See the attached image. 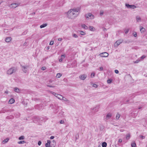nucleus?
Instances as JSON below:
<instances>
[{
    "label": "nucleus",
    "mask_w": 147,
    "mask_h": 147,
    "mask_svg": "<svg viewBox=\"0 0 147 147\" xmlns=\"http://www.w3.org/2000/svg\"><path fill=\"white\" fill-rule=\"evenodd\" d=\"M80 12L79 8L71 9L67 12V16L69 18L74 19L78 15Z\"/></svg>",
    "instance_id": "f257e3e1"
},
{
    "label": "nucleus",
    "mask_w": 147,
    "mask_h": 147,
    "mask_svg": "<svg viewBox=\"0 0 147 147\" xmlns=\"http://www.w3.org/2000/svg\"><path fill=\"white\" fill-rule=\"evenodd\" d=\"M16 69L14 67H11L7 71V74L9 75H11L13 73L15 72Z\"/></svg>",
    "instance_id": "f03ea898"
},
{
    "label": "nucleus",
    "mask_w": 147,
    "mask_h": 147,
    "mask_svg": "<svg viewBox=\"0 0 147 147\" xmlns=\"http://www.w3.org/2000/svg\"><path fill=\"white\" fill-rule=\"evenodd\" d=\"M85 16L87 20L89 19H93L94 18V16L91 13H89L85 15Z\"/></svg>",
    "instance_id": "7ed1b4c3"
},
{
    "label": "nucleus",
    "mask_w": 147,
    "mask_h": 147,
    "mask_svg": "<svg viewBox=\"0 0 147 147\" xmlns=\"http://www.w3.org/2000/svg\"><path fill=\"white\" fill-rule=\"evenodd\" d=\"M21 66L22 67V71H23L24 73H26L27 71L26 69L29 67V65H26V66H22L21 65Z\"/></svg>",
    "instance_id": "20e7f679"
},
{
    "label": "nucleus",
    "mask_w": 147,
    "mask_h": 147,
    "mask_svg": "<svg viewBox=\"0 0 147 147\" xmlns=\"http://www.w3.org/2000/svg\"><path fill=\"white\" fill-rule=\"evenodd\" d=\"M125 6L128 8H130L134 9L136 8V7L134 5H130L128 4H126Z\"/></svg>",
    "instance_id": "39448f33"
},
{
    "label": "nucleus",
    "mask_w": 147,
    "mask_h": 147,
    "mask_svg": "<svg viewBox=\"0 0 147 147\" xmlns=\"http://www.w3.org/2000/svg\"><path fill=\"white\" fill-rule=\"evenodd\" d=\"M123 40H117L114 44L115 46L117 47L123 42Z\"/></svg>",
    "instance_id": "423d86ee"
},
{
    "label": "nucleus",
    "mask_w": 147,
    "mask_h": 147,
    "mask_svg": "<svg viewBox=\"0 0 147 147\" xmlns=\"http://www.w3.org/2000/svg\"><path fill=\"white\" fill-rule=\"evenodd\" d=\"M99 108V105H96L94 108H91L92 110H93V111L95 113L97 112Z\"/></svg>",
    "instance_id": "0eeeda50"
},
{
    "label": "nucleus",
    "mask_w": 147,
    "mask_h": 147,
    "mask_svg": "<svg viewBox=\"0 0 147 147\" xmlns=\"http://www.w3.org/2000/svg\"><path fill=\"white\" fill-rule=\"evenodd\" d=\"M87 76L86 74H82L80 75L79 77V78L82 80H84L87 77Z\"/></svg>",
    "instance_id": "6e6552de"
},
{
    "label": "nucleus",
    "mask_w": 147,
    "mask_h": 147,
    "mask_svg": "<svg viewBox=\"0 0 147 147\" xmlns=\"http://www.w3.org/2000/svg\"><path fill=\"white\" fill-rule=\"evenodd\" d=\"M100 55L101 57H106L108 56L109 54L107 52H104L101 53Z\"/></svg>",
    "instance_id": "1a4fd4ad"
},
{
    "label": "nucleus",
    "mask_w": 147,
    "mask_h": 147,
    "mask_svg": "<svg viewBox=\"0 0 147 147\" xmlns=\"http://www.w3.org/2000/svg\"><path fill=\"white\" fill-rule=\"evenodd\" d=\"M18 5L19 4L18 3H12L10 5V7L11 8H14L18 6Z\"/></svg>",
    "instance_id": "9d476101"
},
{
    "label": "nucleus",
    "mask_w": 147,
    "mask_h": 147,
    "mask_svg": "<svg viewBox=\"0 0 147 147\" xmlns=\"http://www.w3.org/2000/svg\"><path fill=\"white\" fill-rule=\"evenodd\" d=\"M55 94V96L60 100H62L63 98V96L61 95L54 93Z\"/></svg>",
    "instance_id": "9b49d317"
},
{
    "label": "nucleus",
    "mask_w": 147,
    "mask_h": 147,
    "mask_svg": "<svg viewBox=\"0 0 147 147\" xmlns=\"http://www.w3.org/2000/svg\"><path fill=\"white\" fill-rule=\"evenodd\" d=\"M42 105L41 104L37 105L36 106V108L38 110H40L42 109Z\"/></svg>",
    "instance_id": "f8f14e48"
},
{
    "label": "nucleus",
    "mask_w": 147,
    "mask_h": 147,
    "mask_svg": "<svg viewBox=\"0 0 147 147\" xmlns=\"http://www.w3.org/2000/svg\"><path fill=\"white\" fill-rule=\"evenodd\" d=\"M112 115L111 113H108L106 115V119L108 120L110 119Z\"/></svg>",
    "instance_id": "ddd939ff"
},
{
    "label": "nucleus",
    "mask_w": 147,
    "mask_h": 147,
    "mask_svg": "<svg viewBox=\"0 0 147 147\" xmlns=\"http://www.w3.org/2000/svg\"><path fill=\"white\" fill-rule=\"evenodd\" d=\"M11 40V38L10 37H7L5 39V41L6 42H10Z\"/></svg>",
    "instance_id": "4468645a"
},
{
    "label": "nucleus",
    "mask_w": 147,
    "mask_h": 147,
    "mask_svg": "<svg viewBox=\"0 0 147 147\" xmlns=\"http://www.w3.org/2000/svg\"><path fill=\"white\" fill-rule=\"evenodd\" d=\"M59 107L58 106H57V105H55L54 106H53V107H52V108L53 109H56V110L55 111V113H57L58 111V109Z\"/></svg>",
    "instance_id": "2eb2a0df"
},
{
    "label": "nucleus",
    "mask_w": 147,
    "mask_h": 147,
    "mask_svg": "<svg viewBox=\"0 0 147 147\" xmlns=\"http://www.w3.org/2000/svg\"><path fill=\"white\" fill-rule=\"evenodd\" d=\"M136 19L137 22H139L141 21V18L139 16H136Z\"/></svg>",
    "instance_id": "dca6fc26"
},
{
    "label": "nucleus",
    "mask_w": 147,
    "mask_h": 147,
    "mask_svg": "<svg viewBox=\"0 0 147 147\" xmlns=\"http://www.w3.org/2000/svg\"><path fill=\"white\" fill-rule=\"evenodd\" d=\"M14 99L13 98H11L10 99L9 102L10 104H12L14 102Z\"/></svg>",
    "instance_id": "f3484780"
},
{
    "label": "nucleus",
    "mask_w": 147,
    "mask_h": 147,
    "mask_svg": "<svg viewBox=\"0 0 147 147\" xmlns=\"http://www.w3.org/2000/svg\"><path fill=\"white\" fill-rule=\"evenodd\" d=\"M89 30L92 31H94L95 30V28L92 26H89Z\"/></svg>",
    "instance_id": "a211bd4d"
},
{
    "label": "nucleus",
    "mask_w": 147,
    "mask_h": 147,
    "mask_svg": "<svg viewBox=\"0 0 147 147\" xmlns=\"http://www.w3.org/2000/svg\"><path fill=\"white\" fill-rule=\"evenodd\" d=\"M38 118L36 116L34 117L33 119V121L34 123H36V121H38Z\"/></svg>",
    "instance_id": "6ab92c4d"
},
{
    "label": "nucleus",
    "mask_w": 147,
    "mask_h": 147,
    "mask_svg": "<svg viewBox=\"0 0 147 147\" xmlns=\"http://www.w3.org/2000/svg\"><path fill=\"white\" fill-rule=\"evenodd\" d=\"M47 24H44L42 25H41L40 26V28H44L46 27L47 26Z\"/></svg>",
    "instance_id": "aec40b11"
},
{
    "label": "nucleus",
    "mask_w": 147,
    "mask_h": 147,
    "mask_svg": "<svg viewBox=\"0 0 147 147\" xmlns=\"http://www.w3.org/2000/svg\"><path fill=\"white\" fill-rule=\"evenodd\" d=\"M14 91L17 92H19L20 91V90L18 88H15L14 89Z\"/></svg>",
    "instance_id": "412c9836"
},
{
    "label": "nucleus",
    "mask_w": 147,
    "mask_h": 147,
    "mask_svg": "<svg viewBox=\"0 0 147 147\" xmlns=\"http://www.w3.org/2000/svg\"><path fill=\"white\" fill-rule=\"evenodd\" d=\"M140 30L141 32L142 33L144 32L145 31V29L144 28L142 27L141 28H140Z\"/></svg>",
    "instance_id": "4be33fe9"
},
{
    "label": "nucleus",
    "mask_w": 147,
    "mask_h": 147,
    "mask_svg": "<svg viewBox=\"0 0 147 147\" xmlns=\"http://www.w3.org/2000/svg\"><path fill=\"white\" fill-rule=\"evenodd\" d=\"M82 27L85 29L86 30L88 29V27L84 24L82 25Z\"/></svg>",
    "instance_id": "5701e85b"
},
{
    "label": "nucleus",
    "mask_w": 147,
    "mask_h": 147,
    "mask_svg": "<svg viewBox=\"0 0 147 147\" xmlns=\"http://www.w3.org/2000/svg\"><path fill=\"white\" fill-rule=\"evenodd\" d=\"M102 147H106L107 146V143L106 142H104L102 143Z\"/></svg>",
    "instance_id": "b1692460"
},
{
    "label": "nucleus",
    "mask_w": 147,
    "mask_h": 147,
    "mask_svg": "<svg viewBox=\"0 0 147 147\" xmlns=\"http://www.w3.org/2000/svg\"><path fill=\"white\" fill-rule=\"evenodd\" d=\"M131 96H130L128 100H127L126 101H125L124 102V103L127 104L131 99H132V98H131Z\"/></svg>",
    "instance_id": "393cba45"
},
{
    "label": "nucleus",
    "mask_w": 147,
    "mask_h": 147,
    "mask_svg": "<svg viewBox=\"0 0 147 147\" xmlns=\"http://www.w3.org/2000/svg\"><path fill=\"white\" fill-rule=\"evenodd\" d=\"M131 147H136V145L134 142H132L131 144Z\"/></svg>",
    "instance_id": "a878e982"
},
{
    "label": "nucleus",
    "mask_w": 147,
    "mask_h": 147,
    "mask_svg": "<svg viewBox=\"0 0 147 147\" xmlns=\"http://www.w3.org/2000/svg\"><path fill=\"white\" fill-rule=\"evenodd\" d=\"M130 137V135L129 134H127L126 137V139L127 140H129Z\"/></svg>",
    "instance_id": "bb28decb"
},
{
    "label": "nucleus",
    "mask_w": 147,
    "mask_h": 147,
    "mask_svg": "<svg viewBox=\"0 0 147 147\" xmlns=\"http://www.w3.org/2000/svg\"><path fill=\"white\" fill-rule=\"evenodd\" d=\"M120 115L118 113L116 116V119L117 120L119 119L120 118Z\"/></svg>",
    "instance_id": "cd10ccee"
},
{
    "label": "nucleus",
    "mask_w": 147,
    "mask_h": 147,
    "mask_svg": "<svg viewBox=\"0 0 147 147\" xmlns=\"http://www.w3.org/2000/svg\"><path fill=\"white\" fill-rule=\"evenodd\" d=\"M26 143V142L25 141H20L18 142V144H23V143Z\"/></svg>",
    "instance_id": "c85d7f7f"
},
{
    "label": "nucleus",
    "mask_w": 147,
    "mask_h": 147,
    "mask_svg": "<svg viewBox=\"0 0 147 147\" xmlns=\"http://www.w3.org/2000/svg\"><path fill=\"white\" fill-rule=\"evenodd\" d=\"M9 139L7 138H6L3 141V144H5V143L7 142L8 141Z\"/></svg>",
    "instance_id": "c756f323"
},
{
    "label": "nucleus",
    "mask_w": 147,
    "mask_h": 147,
    "mask_svg": "<svg viewBox=\"0 0 147 147\" xmlns=\"http://www.w3.org/2000/svg\"><path fill=\"white\" fill-rule=\"evenodd\" d=\"M61 74L59 73L57 74V76H56V77L57 78H59L61 76Z\"/></svg>",
    "instance_id": "7c9ffc66"
},
{
    "label": "nucleus",
    "mask_w": 147,
    "mask_h": 147,
    "mask_svg": "<svg viewBox=\"0 0 147 147\" xmlns=\"http://www.w3.org/2000/svg\"><path fill=\"white\" fill-rule=\"evenodd\" d=\"M112 81V80L111 79H109L107 80V82L108 84H110Z\"/></svg>",
    "instance_id": "2f4dec72"
},
{
    "label": "nucleus",
    "mask_w": 147,
    "mask_h": 147,
    "mask_svg": "<svg viewBox=\"0 0 147 147\" xmlns=\"http://www.w3.org/2000/svg\"><path fill=\"white\" fill-rule=\"evenodd\" d=\"M72 36L75 38H77L78 37L77 35L75 34H72Z\"/></svg>",
    "instance_id": "473e14b6"
},
{
    "label": "nucleus",
    "mask_w": 147,
    "mask_h": 147,
    "mask_svg": "<svg viewBox=\"0 0 147 147\" xmlns=\"http://www.w3.org/2000/svg\"><path fill=\"white\" fill-rule=\"evenodd\" d=\"M24 136H22L20 137L19 138V140H24Z\"/></svg>",
    "instance_id": "72a5a7b5"
},
{
    "label": "nucleus",
    "mask_w": 147,
    "mask_h": 147,
    "mask_svg": "<svg viewBox=\"0 0 147 147\" xmlns=\"http://www.w3.org/2000/svg\"><path fill=\"white\" fill-rule=\"evenodd\" d=\"M133 35L135 37H136L137 36V33L136 32H134L133 33Z\"/></svg>",
    "instance_id": "f704fd0d"
},
{
    "label": "nucleus",
    "mask_w": 147,
    "mask_h": 147,
    "mask_svg": "<svg viewBox=\"0 0 147 147\" xmlns=\"http://www.w3.org/2000/svg\"><path fill=\"white\" fill-rule=\"evenodd\" d=\"M45 146L46 147H51L50 144H49L47 143L45 144Z\"/></svg>",
    "instance_id": "c9c22d12"
},
{
    "label": "nucleus",
    "mask_w": 147,
    "mask_h": 147,
    "mask_svg": "<svg viewBox=\"0 0 147 147\" xmlns=\"http://www.w3.org/2000/svg\"><path fill=\"white\" fill-rule=\"evenodd\" d=\"M62 100H63L65 101H68V100H67V98H65L64 97H63V98H62Z\"/></svg>",
    "instance_id": "e433bc0d"
},
{
    "label": "nucleus",
    "mask_w": 147,
    "mask_h": 147,
    "mask_svg": "<svg viewBox=\"0 0 147 147\" xmlns=\"http://www.w3.org/2000/svg\"><path fill=\"white\" fill-rule=\"evenodd\" d=\"M80 34L81 35H84L85 34V32L83 31H80Z\"/></svg>",
    "instance_id": "4c0bfd02"
},
{
    "label": "nucleus",
    "mask_w": 147,
    "mask_h": 147,
    "mask_svg": "<svg viewBox=\"0 0 147 147\" xmlns=\"http://www.w3.org/2000/svg\"><path fill=\"white\" fill-rule=\"evenodd\" d=\"M129 29H127L125 31V34H127L129 32Z\"/></svg>",
    "instance_id": "58836bf2"
},
{
    "label": "nucleus",
    "mask_w": 147,
    "mask_h": 147,
    "mask_svg": "<svg viewBox=\"0 0 147 147\" xmlns=\"http://www.w3.org/2000/svg\"><path fill=\"white\" fill-rule=\"evenodd\" d=\"M140 138L142 139H144L145 138V137L144 136L141 135L140 136Z\"/></svg>",
    "instance_id": "ea45409f"
},
{
    "label": "nucleus",
    "mask_w": 147,
    "mask_h": 147,
    "mask_svg": "<svg viewBox=\"0 0 147 147\" xmlns=\"http://www.w3.org/2000/svg\"><path fill=\"white\" fill-rule=\"evenodd\" d=\"M92 86L95 88H97V85L96 84H93L92 85Z\"/></svg>",
    "instance_id": "a19ab883"
},
{
    "label": "nucleus",
    "mask_w": 147,
    "mask_h": 147,
    "mask_svg": "<svg viewBox=\"0 0 147 147\" xmlns=\"http://www.w3.org/2000/svg\"><path fill=\"white\" fill-rule=\"evenodd\" d=\"M65 57V56L64 55H62L61 56V59H63Z\"/></svg>",
    "instance_id": "79ce46f5"
},
{
    "label": "nucleus",
    "mask_w": 147,
    "mask_h": 147,
    "mask_svg": "<svg viewBox=\"0 0 147 147\" xmlns=\"http://www.w3.org/2000/svg\"><path fill=\"white\" fill-rule=\"evenodd\" d=\"M46 69V68L45 67H42L41 68V69L42 70H45Z\"/></svg>",
    "instance_id": "37998d69"
},
{
    "label": "nucleus",
    "mask_w": 147,
    "mask_h": 147,
    "mask_svg": "<svg viewBox=\"0 0 147 147\" xmlns=\"http://www.w3.org/2000/svg\"><path fill=\"white\" fill-rule=\"evenodd\" d=\"M54 42L53 41H51L50 42V45H52L53 44Z\"/></svg>",
    "instance_id": "c03bdc74"
},
{
    "label": "nucleus",
    "mask_w": 147,
    "mask_h": 147,
    "mask_svg": "<svg viewBox=\"0 0 147 147\" xmlns=\"http://www.w3.org/2000/svg\"><path fill=\"white\" fill-rule=\"evenodd\" d=\"M94 76V73H92L91 74V76L92 78Z\"/></svg>",
    "instance_id": "a18cd8bd"
},
{
    "label": "nucleus",
    "mask_w": 147,
    "mask_h": 147,
    "mask_svg": "<svg viewBox=\"0 0 147 147\" xmlns=\"http://www.w3.org/2000/svg\"><path fill=\"white\" fill-rule=\"evenodd\" d=\"M103 13V11H100V15H102Z\"/></svg>",
    "instance_id": "49530a36"
},
{
    "label": "nucleus",
    "mask_w": 147,
    "mask_h": 147,
    "mask_svg": "<svg viewBox=\"0 0 147 147\" xmlns=\"http://www.w3.org/2000/svg\"><path fill=\"white\" fill-rule=\"evenodd\" d=\"M115 72L116 74H118L119 73V71L117 69H116L115 70Z\"/></svg>",
    "instance_id": "de8ad7c7"
},
{
    "label": "nucleus",
    "mask_w": 147,
    "mask_h": 147,
    "mask_svg": "<svg viewBox=\"0 0 147 147\" xmlns=\"http://www.w3.org/2000/svg\"><path fill=\"white\" fill-rule=\"evenodd\" d=\"M41 142L40 141H39L38 142V145L39 146H40L41 145Z\"/></svg>",
    "instance_id": "09e8293b"
},
{
    "label": "nucleus",
    "mask_w": 147,
    "mask_h": 147,
    "mask_svg": "<svg viewBox=\"0 0 147 147\" xmlns=\"http://www.w3.org/2000/svg\"><path fill=\"white\" fill-rule=\"evenodd\" d=\"M47 86L49 87L50 88H54L55 87V86H50V85H47Z\"/></svg>",
    "instance_id": "8fccbe9b"
},
{
    "label": "nucleus",
    "mask_w": 147,
    "mask_h": 147,
    "mask_svg": "<svg viewBox=\"0 0 147 147\" xmlns=\"http://www.w3.org/2000/svg\"><path fill=\"white\" fill-rule=\"evenodd\" d=\"M47 143L50 145V143H51L50 141V140H48L47 141Z\"/></svg>",
    "instance_id": "3c124183"
},
{
    "label": "nucleus",
    "mask_w": 147,
    "mask_h": 147,
    "mask_svg": "<svg viewBox=\"0 0 147 147\" xmlns=\"http://www.w3.org/2000/svg\"><path fill=\"white\" fill-rule=\"evenodd\" d=\"M60 123L61 124H63L64 123V121L63 120H61L60 121Z\"/></svg>",
    "instance_id": "603ef678"
},
{
    "label": "nucleus",
    "mask_w": 147,
    "mask_h": 147,
    "mask_svg": "<svg viewBox=\"0 0 147 147\" xmlns=\"http://www.w3.org/2000/svg\"><path fill=\"white\" fill-rule=\"evenodd\" d=\"M100 70L101 71L103 70V67H100Z\"/></svg>",
    "instance_id": "864d4df0"
},
{
    "label": "nucleus",
    "mask_w": 147,
    "mask_h": 147,
    "mask_svg": "<svg viewBox=\"0 0 147 147\" xmlns=\"http://www.w3.org/2000/svg\"><path fill=\"white\" fill-rule=\"evenodd\" d=\"M145 57V55H143L141 57V58L142 59H143Z\"/></svg>",
    "instance_id": "5fc2aeb1"
},
{
    "label": "nucleus",
    "mask_w": 147,
    "mask_h": 147,
    "mask_svg": "<svg viewBox=\"0 0 147 147\" xmlns=\"http://www.w3.org/2000/svg\"><path fill=\"white\" fill-rule=\"evenodd\" d=\"M122 142V140L121 139H119L118 141L119 142Z\"/></svg>",
    "instance_id": "6e6d98bb"
},
{
    "label": "nucleus",
    "mask_w": 147,
    "mask_h": 147,
    "mask_svg": "<svg viewBox=\"0 0 147 147\" xmlns=\"http://www.w3.org/2000/svg\"><path fill=\"white\" fill-rule=\"evenodd\" d=\"M54 138V137L53 136H51V137H50V139H53V138Z\"/></svg>",
    "instance_id": "4d7b16f0"
},
{
    "label": "nucleus",
    "mask_w": 147,
    "mask_h": 147,
    "mask_svg": "<svg viewBox=\"0 0 147 147\" xmlns=\"http://www.w3.org/2000/svg\"><path fill=\"white\" fill-rule=\"evenodd\" d=\"M58 40L59 41H61L62 40V38H59Z\"/></svg>",
    "instance_id": "13d9d810"
},
{
    "label": "nucleus",
    "mask_w": 147,
    "mask_h": 147,
    "mask_svg": "<svg viewBox=\"0 0 147 147\" xmlns=\"http://www.w3.org/2000/svg\"><path fill=\"white\" fill-rule=\"evenodd\" d=\"M139 60H136V61L135 62H134V63H138V62H139Z\"/></svg>",
    "instance_id": "bf43d9fd"
},
{
    "label": "nucleus",
    "mask_w": 147,
    "mask_h": 147,
    "mask_svg": "<svg viewBox=\"0 0 147 147\" xmlns=\"http://www.w3.org/2000/svg\"><path fill=\"white\" fill-rule=\"evenodd\" d=\"M63 59H59V61L60 62H61L62 61Z\"/></svg>",
    "instance_id": "052dcab7"
},
{
    "label": "nucleus",
    "mask_w": 147,
    "mask_h": 147,
    "mask_svg": "<svg viewBox=\"0 0 147 147\" xmlns=\"http://www.w3.org/2000/svg\"><path fill=\"white\" fill-rule=\"evenodd\" d=\"M27 45V43L26 42H25V43L24 44V45L25 46Z\"/></svg>",
    "instance_id": "680f3d73"
},
{
    "label": "nucleus",
    "mask_w": 147,
    "mask_h": 147,
    "mask_svg": "<svg viewBox=\"0 0 147 147\" xmlns=\"http://www.w3.org/2000/svg\"><path fill=\"white\" fill-rule=\"evenodd\" d=\"M49 49V47H47V50H48V49Z\"/></svg>",
    "instance_id": "e2e57ef3"
},
{
    "label": "nucleus",
    "mask_w": 147,
    "mask_h": 147,
    "mask_svg": "<svg viewBox=\"0 0 147 147\" xmlns=\"http://www.w3.org/2000/svg\"><path fill=\"white\" fill-rule=\"evenodd\" d=\"M32 14L33 15H34L35 14V12L33 13H32Z\"/></svg>",
    "instance_id": "0e129e2a"
},
{
    "label": "nucleus",
    "mask_w": 147,
    "mask_h": 147,
    "mask_svg": "<svg viewBox=\"0 0 147 147\" xmlns=\"http://www.w3.org/2000/svg\"><path fill=\"white\" fill-rule=\"evenodd\" d=\"M5 93L6 94H7L8 93V92L7 91H5Z\"/></svg>",
    "instance_id": "69168bd1"
},
{
    "label": "nucleus",
    "mask_w": 147,
    "mask_h": 147,
    "mask_svg": "<svg viewBox=\"0 0 147 147\" xmlns=\"http://www.w3.org/2000/svg\"><path fill=\"white\" fill-rule=\"evenodd\" d=\"M141 108V107H139L138 109H140Z\"/></svg>",
    "instance_id": "338daca9"
},
{
    "label": "nucleus",
    "mask_w": 147,
    "mask_h": 147,
    "mask_svg": "<svg viewBox=\"0 0 147 147\" xmlns=\"http://www.w3.org/2000/svg\"><path fill=\"white\" fill-rule=\"evenodd\" d=\"M54 93H55L53 92V94L55 96V94Z\"/></svg>",
    "instance_id": "774afa93"
}]
</instances>
